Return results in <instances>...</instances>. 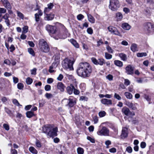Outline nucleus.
Masks as SVG:
<instances>
[{
	"label": "nucleus",
	"instance_id": "nucleus-1",
	"mask_svg": "<svg viewBox=\"0 0 154 154\" xmlns=\"http://www.w3.org/2000/svg\"><path fill=\"white\" fill-rule=\"evenodd\" d=\"M92 71L91 67L88 63H81L77 70V73L79 76L85 78L90 75Z\"/></svg>",
	"mask_w": 154,
	"mask_h": 154
},
{
	"label": "nucleus",
	"instance_id": "nucleus-2",
	"mask_svg": "<svg viewBox=\"0 0 154 154\" xmlns=\"http://www.w3.org/2000/svg\"><path fill=\"white\" fill-rule=\"evenodd\" d=\"M42 131L43 133L47 134L48 138H53L57 135L58 128L57 127L53 128L50 125L45 126L43 127Z\"/></svg>",
	"mask_w": 154,
	"mask_h": 154
},
{
	"label": "nucleus",
	"instance_id": "nucleus-3",
	"mask_svg": "<svg viewBox=\"0 0 154 154\" xmlns=\"http://www.w3.org/2000/svg\"><path fill=\"white\" fill-rule=\"evenodd\" d=\"M75 62L74 59L70 60L68 58H65L62 61V66L65 69H69L70 70L73 69V65Z\"/></svg>",
	"mask_w": 154,
	"mask_h": 154
},
{
	"label": "nucleus",
	"instance_id": "nucleus-4",
	"mask_svg": "<svg viewBox=\"0 0 154 154\" xmlns=\"http://www.w3.org/2000/svg\"><path fill=\"white\" fill-rule=\"evenodd\" d=\"M39 46L41 51L47 53L49 51L50 48L46 42L43 39L39 40Z\"/></svg>",
	"mask_w": 154,
	"mask_h": 154
},
{
	"label": "nucleus",
	"instance_id": "nucleus-5",
	"mask_svg": "<svg viewBox=\"0 0 154 154\" xmlns=\"http://www.w3.org/2000/svg\"><path fill=\"white\" fill-rule=\"evenodd\" d=\"M120 6L119 2L118 0H110L109 8L112 11H115L117 10Z\"/></svg>",
	"mask_w": 154,
	"mask_h": 154
},
{
	"label": "nucleus",
	"instance_id": "nucleus-6",
	"mask_svg": "<svg viewBox=\"0 0 154 154\" xmlns=\"http://www.w3.org/2000/svg\"><path fill=\"white\" fill-rule=\"evenodd\" d=\"M97 134L100 136H109V130L106 127L103 126L98 130Z\"/></svg>",
	"mask_w": 154,
	"mask_h": 154
},
{
	"label": "nucleus",
	"instance_id": "nucleus-7",
	"mask_svg": "<svg viewBox=\"0 0 154 154\" xmlns=\"http://www.w3.org/2000/svg\"><path fill=\"white\" fill-rule=\"evenodd\" d=\"M145 29L147 33H150L154 30V25L150 23H147L145 25Z\"/></svg>",
	"mask_w": 154,
	"mask_h": 154
},
{
	"label": "nucleus",
	"instance_id": "nucleus-8",
	"mask_svg": "<svg viewBox=\"0 0 154 154\" xmlns=\"http://www.w3.org/2000/svg\"><path fill=\"white\" fill-rule=\"evenodd\" d=\"M108 29L111 33L116 35L122 36L116 27L112 26H109L108 27Z\"/></svg>",
	"mask_w": 154,
	"mask_h": 154
},
{
	"label": "nucleus",
	"instance_id": "nucleus-9",
	"mask_svg": "<svg viewBox=\"0 0 154 154\" xmlns=\"http://www.w3.org/2000/svg\"><path fill=\"white\" fill-rule=\"evenodd\" d=\"M47 30L50 33L52 34L56 33V27L55 26L47 25L46 27Z\"/></svg>",
	"mask_w": 154,
	"mask_h": 154
},
{
	"label": "nucleus",
	"instance_id": "nucleus-10",
	"mask_svg": "<svg viewBox=\"0 0 154 154\" xmlns=\"http://www.w3.org/2000/svg\"><path fill=\"white\" fill-rule=\"evenodd\" d=\"M68 100V105L70 107H72L76 103V98L72 97H70Z\"/></svg>",
	"mask_w": 154,
	"mask_h": 154
},
{
	"label": "nucleus",
	"instance_id": "nucleus-11",
	"mask_svg": "<svg viewBox=\"0 0 154 154\" xmlns=\"http://www.w3.org/2000/svg\"><path fill=\"white\" fill-rule=\"evenodd\" d=\"M126 72L128 74L132 75L134 73V68L130 65L127 66L125 68Z\"/></svg>",
	"mask_w": 154,
	"mask_h": 154
},
{
	"label": "nucleus",
	"instance_id": "nucleus-12",
	"mask_svg": "<svg viewBox=\"0 0 154 154\" xmlns=\"http://www.w3.org/2000/svg\"><path fill=\"white\" fill-rule=\"evenodd\" d=\"M5 7L7 9H11V6L8 0H1Z\"/></svg>",
	"mask_w": 154,
	"mask_h": 154
},
{
	"label": "nucleus",
	"instance_id": "nucleus-13",
	"mask_svg": "<svg viewBox=\"0 0 154 154\" xmlns=\"http://www.w3.org/2000/svg\"><path fill=\"white\" fill-rule=\"evenodd\" d=\"M101 103L104 105H108L112 104V100L107 99H103L101 100Z\"/></svg>",
	"mask_w": 154,
	"mask_h": 154
},
{
	"label": "nucleus",
	"instance_id": "nucleus-14",
	"mask_svg": "<svg viewBox=\"0 0 154 154\" xmlns=\"http://www.w3.org/2000/svg\"><path fill=\"white\" fill-rule=\"evenodd\" d=\"M128 129L127 128H122L121 137L122 138H125L128 136Z\"/></svg>",
	"mask_w": 154,
	"mask_h": 154
},
{
	"label": "nucleus",
	"instance_id": "nucleus-15",
	"mask_svg": "<svg viewBox=\"0 0 154 154\" xmlns=\"http://www.w3.org/2000/svg\"><path fill=\"white\" fill-rule=\"evenodd\" d=\"M54 4L52 3H50L47 5V7L45 8L44 12L45 14L48 12L54 7Z\"/></svg>",
	"mask_w": 154,
	"mask_h": 154
},
{
	"label": "nucleus",
	"instance_id": "nucleus-16",
	"mask_svg": "<svg viewBox=\"0 0 154 154\" xmlns=\"http://www.w3.org/2000/svg\"><path fill=\"white\" fill-rule=\"evenodd\" d=\"M57 88L61 91L63 92L64 90L65 86L62 82H60L57 84Z\"/></svg>",
	"mask_w": 154,
	"mask_h": 154
},
{
	"label": "nucleus",
	"instance_id": "nucleus-17",
	"mask_svg": "<svg viewBox=\"0 0 154 154\" xmlns=\"http://www.w3.org/2000/svg\"><path fill=\"white\" fill-rule=\"evenodd\" d=\"M42 14L43 13L41 10H39V11H38V13H36L35 14V21L36 22H38L39 21V17L42 16Z\"/></svg>",
	"mask_w": 154,
	"mask_h": 154
},
{
	"label": "nucleus",
	"instance_id": "nucleus-18",
	"mask_svg": "<svg viewBox=\"0 0 154 154\" xmlns=\"http://www.w3.org/2000/svg\"><path fill=\"white\" fill-rule=\"evenodd\" d=\"M116 18L117 21H121L123 18L122 14L119 12L116 13Z\"/></svg>",
	"mask_w": 154,
	"mask_h": 154
},
{
	"label": "nucleus",
	"instance_id": "nucleus-19",
	"mask_svg": "<svg viewBox=\"0 0 154 154\" xmlns=\"http://www.w3.org/2000/svg\"><path fill=\"white\" fill-rule=\"evenodd\" d=\"M74 87L72 84H71L69 86H68L66 88V90L67 93L69 94H72Z\"/></svg>",
	"mask_w": 154,
	"mask_h": 154
},
{
	"label": "nucleus",
	"instance_id": "nucleus-20",
	"mask_svg": "<svg viewBox=\"0 0 154 154\" xmlns=\"http://www.w3.org/2000/svg\"><path fill=\"white\" fill-rule=\"evenodd\" d=\"M121 27L123 29L125 30H129L131 28L130 26L128 23H122Z\"/></svg>",
	"mask_w": 154,
	"mask_h": 154
},
{
	"label": "nucleus",
	"instance_id": "nucleus-21",
	"mask_svg": "<svg viewBox=\"0 0 154 154\" xmlns=\"http://www.w3.org/2000/svg\"><path fill=\"white\" fill-rule=\"evenodd\" d=\"M126 105L129 108H131L133 110L136 109L135 104H134L130 102H127L126 103Z\"/></svg>",
	"mask_w": 154,
	"mask_h": 154
},
{
	"label": "nucleus",
	"instance_id": "nucleus-22",
	"mask_svg": "<svg viewBox=\"0 0 154 154\" xmlns=\"http://www.w3.org/2000/svg\"><path fill=\"white\" fill-rule=\"evenodd\" d=\"M45 14L46 16L45 17V20H52L54 16V15L52 14H48L46 13Z\"/></svg>",
	"mask_w": 154,
	"mask_h": 154
},
{
	"label": "nucleus",
	"instance_id": "nucleus-23",
	"mask_svg": "<svg viewBox=\"0 0 154 154\" xmlns=\"http://www.w3.org/2000/svg\"><path fill=\"white\" fill-rule=\"evenodd\" d=\"M130 111L128 107H124L122 108V112L124 113L125 115L128 116Z\"/></svg>",
	"mask_w": 154,
	"mask_h": 154
},
{
	"label": "nucleus",
	"instance_id": "nucleus-24",
	"mask_svg": "<svg viewBox=\"0 0 154 154\" xmlns=\"http://www.w3.org/2000/svg\"><path fill=\"white\" fill-rule=\"evenodd\" d=\"M87 17L88 21L91 23H93L95 22V19L90 14H87Z\"/></svg>",
	"mask_w": 154,
	"mask_h": 154
},
{
	"label": "nucleus",
	"instance_id": "nucleus-25",
	"mask_svg": "<svg viewBox=\"0 0 154 154\" xmlns=\"http://www.w3.org/2000/svg\"><path fill=\"white\" fill-rule=\"evenodd\" d=\"M131 49L133 52L138 51V48L137 44L135 43L132 44L131 47Z\"/></svg>",
	"mask_w": 154,
	"mask_h": 154
},
{
	"label": "nucleus",
	"instance_id": "nucleus-26",
	"mask_svg": "<svg viewBox=\"0 0 154 154\" xmlns=\"http://www.w3.org/2000/svg\"><path fill=\"white\" fill-rule=\"evenodd\" d=\"M58 63V62L57 63V64ZM57 66V64L55 65V63L54 62L52 64L51 66L49 67V72L50 73H52L54 72V70H53V69L54 68H56Z\"/></svg>",
	"mask_w": 154,
	"mask_h": 154
},
{
	"label": "nucleus",
	"instance_id": "nucleus-27",
	"mask_svg": "<svg viewBox=\"0 0 154 154\" xmlns=\"http://www.w3.org/2000/svg\"><path fill=\"white\" fill-rule=\"evenodd\" d=\"M114 63L116 66L119 67H122L123 66L122 62L119 60H115L114 61Z\"/></svg>",
	"mask_w": 154,
	"mask_h": 154
},
{
	"label": "nucleus",
	"instance_id": "nucleus-28",
	"mask_svg": "<svg viewBox=\"0 0 154 154\" xmlns=\"http://www.w3.org/2000/svg\"><path fill=\"white\" fill-rule=\"evenodd\" d=\"M119 56L123 61H126L127 60V56L124 54L120 53L119 54Z\"/></svg>",
	"mask_w": 154,
	"mask_h": 154
},
{
	"label": "nucleus",
	"instance_id": "nucleus-29",
	"mask_svg": "<svg viewBox=\"0 0 154 154\" xmlns=\"http://www.w3.org/2000/svg\"><path fill=\"white\" fill-rule=\"evenodd\" d=\"M26 116L28 118H31L34 116L33 112L31 111H27L26 113Z\"/></svg>",
	"mask_w": 154,
	"mask_h": 154
},
{
	"label": "nucleus",
	"instance_id": "nucleus-30",
	"mask_svg": "<svg viewBox=\"0 0 154 154\" xmlns=\"http://www.w3.org/2000/svg\"><path fill=\"white\" fill-rule=\"evenodd\" d=\"M29 151L32 153L37 154L38 152L37 150L33 146H31L29 148Z\"/></svg>",
	"mask_w": 154,
	"mask_h": 154
},
{
	"label": "nucleus",
	"instance_id": "nucleus-31",
	"mask_svg": "<svg viewBox=\"0 0 154 154\" xmlns=\"http://www.w3.org/2000/svg\"><path fill=\"white\" fill-rule=\"evenodd\" d=\"M105 63V60L102 58L99 59L97 60V65L102 66Z\"/></svg>",
	"mask_w": 154,
	"mask_h": 154
},
{
	"label": "nucleus",
	"instance_id": "nucleus-32",
	"mask_svg": "<svg viewBox=\"0 0 154 154\" xmlns=\"http://www.w3.org/2000/svg\"><path fill=\"white\" fill-rule=\"evenodd\" d=\"M77 152L78 154H83L84 150L82 148L79 147L77 149Z\"/></svg>",
	"mask_w": 154,
	"mask_h": 154
},
{
	"label": "nucleus",
	"instance_id": "nucleus-33",
	"mask_svg": "<svg viewBox=\"0 0 154 154\" xmlns=\"http://www.w3.org/2000/svg\"><path fill=\"white\" fill-rule=\"evenodd\" d=\"M71 42L72 44L76 48H78L79 47V45L75 40L73 39H71Z\"/></svg>",
	"mask_w": 154,
	"mask_h": 154
},
{
	"label": "nucleus",
	"instance_id": "nucleus-34",
	"mask_svg": "<svg viewBox=\"0 0 154 154\" xmlns=\"http://www.w3.org/2000/svg\"><path fill=\"white\" fill-rule=\"evenodd\" d=\"M105 57L106 59L109 60L112 58V55L109 54L108 52H105Z\"/></svg>",
	"mask_w": 154,
	"mask_h": 154
},
{
	"label": "nucleus",
	"instance_id": "nucleus-35",
	"mask_svg": "<svg viewBox=\"0 0 154 154\" xmlns=\"http://www.w3.org/2000/svg\"><path fill=\"white\" fill-rule=\"evenodd\" d=\"M125 95L128 99H131L132 98V94L128 92H125Z\"/></svg>",
	"mask_w": 154,
	"mask_h": 154
},
{
	"label": "nucleus",
	"instance_id": "nucleus-36",
	"mask_svg": "<svg viewBox=\"0 0 154 154\" xmlns=\"http://www.w3.org/2000/svg\"><path fill=\"white\" fill-rule=\"evenodd\" d=\"M147 54L145 52L138 53L137 54V55L138 57H142L147 56Z\"/></svg>",
	"mask_w": 154,
	"mask_h": 154
},
{
	"label": "nucleus",
	"instance_id": "nucleus-37",
	"mask_svg": "<svg viewBox=\"0 0 154 154\" xmlns=\"http://www.w3.org/2000/svg\"><path fill=\"white\" fill-rule=\"evenodd\" d=\"M59 59H60V57H59V56L58 54H57V55H55V61L54 62L55 63V65L57 64V62H58V63L57 64V66L59 64Z\"/></svg>",
	"mask_w": 154,
	"mask_h": 154
},
{
	"label": "nucleus",
	"instance_id": "nucleus-38",
	"mask_svg": "<svg viewBox=\"0 0 154 154\" xmlns=\"http://www.w3.org/2000/svg\"><path fill=\"white\" fill-rule=\"evenodd\" d=\"M106 49L108 53L111 54L113 53L114 51L113 50L109 45L107 46Z\"/></svg>",
	"mask_w": 154,
	"mask_h": 154
},
{
	"label": "nucleus",
	"instance_id": "nucleus-39",
	"mask_svg": "<svg viewBox=\"0 0 154 154\" xmlns=\"http://www.w3.org/2000/svg\"><path fill=\"white\" fill-rule=\"evenodd\" d=\"M26 82L27 85H30L32 82V79L28 77L26 79Z\"/></svg>",
	"mask_w": 154,
	"mask_h": 154
},
{
	"label": "nucleus",
	"instance_id": "nucleus-40",
	"mask_svg": "<svg viewBox=\"0 0 154 154\" xmlns=\"http://www.w3.org/2000/svg\"><path fill=\"white\" fill-rule=\"evenodd\" d=\"M17 87L19 89H22L24 87L22 83H19L17 85Z\"/></svg>",
	"mask_w": 154,
	"mask_h": 154
},
{
	"label": "nucleus",
	"instance_id": "nucleus-41",
	"mask_svg": "<svg viewBox=\"0 0 154 154\" xmlns=\"http://www.w3.org/2000/svg\"><path fill=\"white\" fill-rule=\"evenodd\" d=\"M17 16L19 17L20 18H21V19H23L24 18V16L20 12V11H17Z\"/></svg>",
	"mask_w": 154,
	"mask_h": 154
},
{
	"label": "nucleus",
	"instance_id": "nucleus-42",
	"mask_svg": "<svg viewBox=\"0 0 154 154\" xmlns=\"http://www.w3.org/2000/svg\"><path fill=\"white\" fill-rule=\"evenodd\" d=\"M28 51L29 53L31 54L32 56L35 55V53L33 49L31 48H29L28 49Z\"/></svg>",
	"mask_w": 154,
	"mask_h": 154
},
{
	"label": "nucleus",
	"instance_id": "nucleus-43",
	"mask_svg": "<svg viewBox=\"0 0 154 154\" xmlns=\"http://www.w3.org/2000/svg\"><path fill=\"white\" fill-rule=\"evenodd\" d=\"M12 102L16 106H21V105H20L18 101L16 99H13L12 100Z\"/></svg>",
	"mask_w": 154,
	"mask_h": 154
},
{
	"label": "nucleus",
	"instance_id": "nucleus-44",
	"mask_svg": "<svg viewBox=\"0 0 154 154\" xmlns=\"http://www.w3.org/2000/svg\"><path fill=\"white\" fill-rule=\"evenodd\" d=\"M106 114V112L104 111H101L99 113V115L100 117H104Z\"/></svg>",
	"mask_w": 154,
	"mask_h": 154
},
{
	"label": "nucleus",
	"instance_id": "nucleus-45",
	"mask_svg": "<svg viewBox=\"0 0 154 154\" xmlns=\"http://www.w3.org/2000/svg\"><path fill=\"white\" fill-rule=\"evenodd\" d=\"M84 17V16L82 14H80L78 15L77 16V19L79 20H81Z\"/></svg>",
	"mask_w": 154,
	"mask_h": 154
},
{
	"label": "nucleus",
	"instance_id": "nucleus-46",
	"mask_svg": "<svg viewBox=\"0 0 154 154\" xmlns=\"http://www.w3.org/2000/svg\"><path fill=\"white\" fill-rule=\"evenodd\" d=\"M28 27L27 26H24L23 28V31L22 32L23 33H26L27 31L28 30Z\"/></svg>",
	"mask_w": 154,
	"mask_h": 154
},
{
	"label": "nucleus",
	"instance_id": "nucleus-47",
	"mask_svg": "<svg viewBox=\"0 0 154 154\" xmlns=\"http://www.w3.org/2000/svg\"><path fill=\"white\" fill-rule=\"evenodd\" d=\"M4 128L7 131H8L10 129L9 126L7 124H4L3 125Z\"/></svg>",
	"mask_w": 154,
	"mask_h": 154
},
{
	"label": "nucleus",
	"instance_id": "nucleus-48",
	"mask_svg": "<svg viewBox=\"0 0 154 154\" xmlns=\"http://www.w3.org/2000/svg\"><path fill=\"white\" fill-rule=\"evenodd\" d=\"M87 139L92 143H94L95 142L94 139L88 136L87 137Z\"/></svg>",
	"mask_w": 154,
	"mask_h": 154
},
{
	"label": "nucleus",
	"instance_id": "nucleus-49",
	"mask_svg": "<svg viewBox=\"0 0 154 154\" xmlns=\"http://www.w3.org/2000/svg\"><path fill=\"white\" fill-rule=\"evenodd\" d=\"M6 9L4 8H0V13L1 14L5 13L6 12Z\"/></svg>",
	"mask_w": 154,
	"mask_h": 154
},
{
	"label": "nucleus",
	"instance_id": "nucleus-50",
	"mask_svg": "<svg viewBox=\"0 0 154 154\" xmlns=\"http://www.w3.org/2000/svg\"><path fill=\"white\" fill-rule=\"evenodd\" d=\"M114 97L116 99L118 100H120L121 99V97L119 95L116 93H115L114 95Z\"/></svg>",
	"mask_w": 154,
	"mask_h": 154
},
{
	"label": "nucleus",
	"instance_id": "nucleus-51",
	"mask_svg": "<svg viewBox=\"0 0 154 154\" xmlns=\"http://www.w3.org/2000/svg\"><path fill=\"white\" fill-rule=\"evenodd\" d=\"M45 96L48 99H49L53 97L52 95L51 94L46 93L45 94Z\"/></svg>",
	"mask_w": 154,
	"mask_h": 154
},
{
	"label": "nucleus",
	"instance_id": "nucleus-52",
	"mask_svg": "<svg viewBox=\"0 0 154 154\" xmlns=\"http://www.w3.org/2000/svg\"><path fill=\"white\" fill-rule=\"evenodd\" d=\"M45 89L46 91H49L51 90V86L49 85H46L45 87Z\"/></svg>",
	"mask_w": 154,
	"mask_h": 154
},
{
	"label": "nucleus",
	"instance_id": "nucleus-53",
	"mask_svg": "<svg viewBox=\"0 0 154 154\" xmlns=\"http://www.w3.org/2000/svg\"><path fill=\"white\" fill-rule=\"evenodd\" d=\"M9 17V14L8 13H6L3 16L2 19H3L5 20L8 19Z\"/></svg>",
	"mask_w": 154,
	"mask_h": 154
},
{
	"label": "nucleus",
	"instance_id": "nucleus-54",
	"mask_svg": "<svg viewBox=\"0 0 154 154\" xmlns=\"http://www.w3.org/2000/svg\"><path fill=\"white\" fill-rule=\"evenodd\" d=\"M92 62L95 64L97 65V60L94 57H92L91 59Z\"/></svg>",
	"mask_w": 154,
	"mask_h": 154
},
{
	"label": "nucleus",
	"instance_id": "nucleus-55",
	"mask_svg": "<svg viewBox=\"0 0 154 154\" xmlns=\"http://www.w3.org/2000/svg\"><path fill=\"white\" fill-rule=\"evenodd\" d=\"M97 47L100 46L101 45H103V42L102 41V39H100L98 41H97Z\"/></svg>",
	"mask_w": 154,
	"mask_h": 154
},
{
	"label": "nucleus",
	"instance_id": "nucleus-56",
	"mask_svg": "<svg viewBox=\"0 0 154 154\" xmlns=\"http://www.w3.org/2000/svg\"><path fill=\"white\" fill-rule=\"evenodd\" d=\"M130 82L129 80L127 79H125L124 84L126 86H128L130 84Z\"/></svg>",
	"mask_w": 154,
	"mask_h": 154
},
{
	"label": "nucleus",
	"instance_id": "nucleus-57",
	"mask_svg": "<svg viewBox=\"0 0 154 154\" xmlns=\"http://www.w3.org/2000/svg\"><path fill=\"white\" fill-rule=\"evenodd\" d=\"M126 151H127L128 153H131L132 151V149L131 146H128L127 147L126 149Z\"/></svg>",
	"mask_w": 154,
	"mask_h": 154
},
{
	"label": "nucleus",
	"instance_id": "nucleus-58",
	"mask_svg": "<svg viewBox=\"0 0 154 154\" xmlns=\"http://www.w3.org/2000/svg\"><path fill=\"white\" fill-rule=\"evenodd\" d=\"M87 31V32L90 34H92L93 32V29L91 28H88Z\"/></svg>",
	"mask_w": 154,
	"mask_h": 154
},
{
	"label": "nucleus",
	"instance_id": "nucleus-59",
	"mask_svg": "<svg viewBox=\"0 0 154 154\" xmlns=\"http://www.w3.org/2000/svg\"><path fill=\"white\" fill-rule=\"evenodd\" d=\"M37 69L35 68H34L31 70V74L32 75H35L36 74V71Z\"/></svg>",
	"mask_w": 154,
	"mask_h": 154
},
{
	"label": "nucleus",
	"instance_id": "nucleus-60",
	"mask_svg": "<svg viewBox=\"0 0 154 154\" xmlns=\"http://www.w3.org/2000/svg\"><path fill=\"white\" fill-rule=\"evenodd\" d=\"M88 100V98L85 96H82L81 97L80 100L82 101H87Z\"/></svg>",
	"mask_w": 154,
	"mask_h": 154
},
{
	"label": "nucleus",
	"instance_id": "nucleus-61",
	"mask_svg": "<svg viewBox=\"0 0 154 154\" xmlns=\"http://www.w3.org/2000/svg\"><path fill=\"white\" fill-rule=\"evenodd\" d=\"M93 120L94 124L97 123L98 121V118L97 116H94L93 118Z\"/></svg>",
	"mask_w": 154,
	"mask_h": 154
},
{
	"label": "nucleus",
	"instance_id": "nucleus-62",
	"mask_svg": "<svg viewBox=\"0 0 154 154\" xmlns=\"http://www.w3.org/2000/svg\"><path fill=\"white\" fill-rule=\"evenodd\" d=\"M111 142L109 140H107L105 141V144L106 146V148H109V146L111 144Z\"/></svg>",
	"mask_w": 154,
	"mask_h": 154
},
{
	"label": "nucleus",
	"instance_id": "nucleus-63",
	"mask_svg": "<svg viewBox=\"0 0 154 154\" xmlns=\"http://www.w3.org/2000/svg\"><path fill=\"white\" fill-rule=\"evenodd\" d=\"M109 152L111 153H114L116 152V149L115 148H112L109 149Z\"/></svg>",
	"mask_w": 154,
	"mask_h": 154
},
{
	"label": "nucleus",
	"instance_id": "nucleus-64",
	"mask_svg": "<svg viewBox=\"0 0 154 154\" xmlns=\"http://www.w3.org/2000/svg\"><path fill=\"white\" fill-rule=\"evenodd\" d=\"M54 81L53 79L51 78H48L47 80V82L48 84H51Z\"/></svg>",
	"mask_w": 154,
	"mask_h": 154
}]
</instances>
